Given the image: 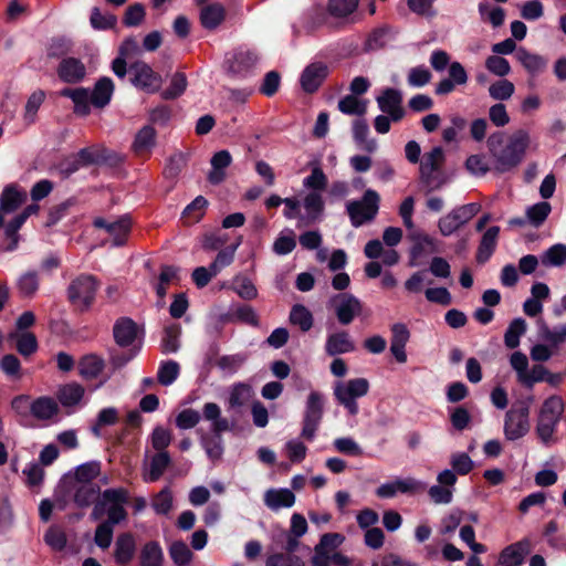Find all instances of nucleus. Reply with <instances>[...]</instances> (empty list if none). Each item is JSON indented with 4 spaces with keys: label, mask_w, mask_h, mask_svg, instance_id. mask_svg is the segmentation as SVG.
Masks as SVG:
<instances>
[{
    "label": "nucleus",
    "mask_w": 566,
    "mask_h": 566,
    "mask_svg": "<svg viewBox=\"0 0 566 566\" xmlns=\"http://www.w3.org/2000/svg\"><path fill=\"white\" fill-rule=\"evenodd\" d=\"M531 135L525 129L514 132L507 143L502 146V135L494 134L488 139V146L496 172L504 174L516 168L524 159L531 147Z\"/></svg>",
    "instance_id": "f257e3e1"
},
{
    "label": "nucleus",
    "mask_w": 566,
    "mask_h": 566,
    "mask_svg": "<svg viewBox=\"0 0 566 566\" xmlns=\"http://www.w3.org/2000/svg\"><path fill=\"white\" fill-rule=\"evenodd\" d=\"M565 403L556 395L546 398L537 413L535 433L539 441L545 446L556 442L557 427L562 420Z\"/></svg>",
    "instance_id": "f03ea898"
},
{
    "label": "nucleus",
    "mask_w": 566,
    "mask_h": 566,
    "mask_svg": "<svg viewBox=\"0 0 566 566\" xmlns=\"http://www.w3.org/2000/svg\"><path fill=\"white\" fill-rule=\"evenodd\" d=\"M99 494L101 488L97 483L60 481L55 490V503L59 510H64L70 501L78 507H87L95 503Z\"/></svg>",
    "instance_id": "7ed1b4c3"
},
{
    "label": "nucleus",
    "mask_w": 566,
    "mask_h": 566,
    "mask_svg": "<svg viewBox=\"0 0 566 566\" xmlns=\"http://www.w3.org/2000/svg\"><path fill=\"white\" fill-rule=\"evenodd\" d=\"M128 502V491L124 488L107 489L102 493L101 501L96 502L91 513V518L97 521L106 511V523L116 525L127 517L124 505Z\"/></svg>",
    "instance_id": "20e7f679"
},
{
    "label": "nucleus",
    "mask_w": 566,
    "mask_h": 566,
    "mask_svg": "<svg viewBox=\"0 0 566 566\" xmlns=\"http://www.w3.org/2000/svg\"><path fill=\"white\" fill-rule=\"evenodd\" d=\"M379 201V195L373 189H367L360 200L348 201L346 203V210L352 226L359 228L373 221L378 213Z\"/></svg>",
    "instance_id": "39448f33"
},
{
    "label": "nucleus",
    "mask_w": 566,
    "mask_h": 566,
    "mask_svg": "<svg viewBox=\"0 0 566 566\" xmlns=\"http://www.w3.org/2000/svg\"><path fill=\"white\" fill-rule=\"evenodd\" d=\"M369 381L366 378L337 381L334 386V396L352 416H355L358 412L356 399L366 396L369 391Z\"/></svg>",
    "instance_id": "423d86ee"
},
{
    "label": "nucleus",
    "mask_w": 566,
    "mask_h": 566,
    "mask_svg": "<svg viewBox=\"0 0 566 566\" xmlns=\"http://www.w3.org/2000/svg\"><path fill=\"white\" fill-rule=\"evenodd\" d=\"M324 396L318 391H311L305 403V410L302 422L301 437L313 441L316 436V431L323 419L324 413Z\"/></svg>",
    "instance_id": "0eeeda50"
},
{
    "label": "nucleus",
    "mask_w": 566,
    "mask_h": 566,
    "mask_svg": "<svg viewBox=\"0 0 566 566\" xmlns=\"http://www.w3.org/2000/svg\"><path fill=\"white\" fill-rule=\"evenodd\" d=\"M481 209L479 203H467L453 208L438 220V229L441 235L450 237L475 217Z\"/></svg>",
    "instance_id": "6e6552de"
},
{
    "label": "nucleus",
    "mask_w": 566,
    "mask_h": 566,
    "mask_svg": "<svg viewBox=\"0 0 566 566\" xmlns=\"http://www.w3.org/2000/svg\"><path fill=\"white\" fill-rule=\"evenodd\" d=\"M98 282L92 275L83 274L73 280L67 289L69 300L81 311L87 310L94 302Z\"/></svg>",
    "instance_id": "1a4fd4ad"
},
{
    "label": "nucleus",
    "mask_w": 566,
    "mask_h": 566,
    "mask_svg": "<svg viewBox=\"0 0 566 566\" xmlns=\"http://www.w3.org/2000/svg\"><path fill=\"white\" fill-rule=\"evenodd\" d=\"M510 365L516 373L517 381L527 388H533L536 382L544 381L548 374V369L541 364L534 365L528 370V358L520 350L510 356Z\"/></svg>",
    "instance_id": "9d476101"
},
{
    "label": "nucleus",
    "mask_w": 566,
    "mask_h": 566,
    "mask_svg": "<svg viewBox=\"0 0 566 566\" xmlns=\"http://www.w3.org/2000/svg\"><path fill=\"white\" fill-rule=\"evenodd\" d=\"M329 305L342 325H349L356 317H359L364 311L361 301L354 294L347 292L332 296L329 298Z\"/></svg>",
    "instance_id": "9b49d317"
},
{
    "label": "nucleus",
    "mask_w": 566,
    "mask_h": 566,
    "mask_svg": "<svg viewBox=\"0 0 566 566\" xmlns=\"http://www.w3.org/2000/svg\"><path fill=\"white\" fill-rule=\"evenodd\" d=\"M444 163V151L441 147H433L429 153L424 154L420 161L419 172L420 180L424 184L429 191L439 189L442 180H436L433 174L438 171Z\"/></svg>",
    "instance_id": "f8f14e48"
},
{
    "label": "nucleus",
    "mask_w": 566,
    "mask_h": 566,
    "mask_svg": "<svg viewBox=\"0 0 566 566\" xmlns=\"http://www.w3.org/2000/svg\"><path fill=\"white\" fill-rule=\"evenodd\" d=\"M504 436L510 441L523 438L530 431L528 407L511 408L504 419Z\"/></svg>",
    "instance_id": "ddd939ff"
},
{
    "label": "nucleus",
    "mask_w": 566,
    "mask_h": 566,
    "mask_svg": "<svg viewBox=\"0 0 566 566\" xmlns=\"http://www.w3.org/2000/svg\"><path fill=\"white\" fill-rule=\"evenodd\" d=\"M458 481L453 471L444 469L437 475V484L428 490V494L434 504H449L452 502L454 486Z\"/></svg>",
    "instance_id": "4468645a"
},
{
    "label": "nucleus",
    "mask_w": 566,
    "mask_h": 566,
    "mask_svg": "<svg viewBox=\"0 0 566 566\" xmlns=\"http://www.w3.org/2000/svg\"><path fill=\"white\" fill-rule=\"evenodd\" d=\"M132 83L147 92H155L160 86V76L144 61H137L129 67Z\"/></svg>",
    "instance_id": "2eb2a0df"
},
{
    "label": "nucleus",
    "mask_w": 566,
    "mask_h": 566,
    "mask_svg": "<svg viewBox=\"0 0 566 566\" xmlns=\"http://www.w3.org/2000/svg\"><path fill=\"white\" fill-rule=\"evenodd\" d=\"M328 75V66L323 62L308 64L300 76V84L304 92H316Z\"/></svg>",
    "instance_id": "dca6fc26"
},
{
    "label": "nucleus",
    "mask_w": 566,
    "mask_h": 566,
    "mask_svg": "<svg viewBox=\"0 0 566 566\" xmlns=\"http://www.w3.org/2000/svg\"><path fill=\"white\" fill-rule=\"evenodd\" d=\"M376 99L380 111L388 114L391 120L398 122L403 117L402 95L399 91L386 88Z\"/></svg>",
    "instance_id": "f3484780"
},
{
    "label": "nucleus",
    "mask_w": 566,
    "mask_h": 566,
    "mask_svg": "<svg viewBox=\"0 0 566 566\" xmlns=\"http://www.w3.org/2000/svg\"><path fill=\"white\" fill-rule=\"evenodd\" d=\"M85 388L75 381L59 387L56 401L64 408L76 409L83 405Z\"/></svg>",
    "instance_id": "a211bd4d"
},
{
    "label": "nucleus",
    "mask_w": 566,
    "mask_h": 566,
    "mask_svg": "<svg viewBox=\"0 0 566 566\" xmlns=\"http://www.w3.org/2000/svg\"><path fill=\"white\" fill-rule=\"evenodd\" d=\"M344 536L338 533L324 534L315 547V555L313 557L314 566H328V554L335 552L344 542Z\"/></svg>",
    "instance_id": "6ab92c4d"
},
{
    "label": "nucleus",
    "mask_w": 566,
    "mask_h": 566,
    "mask_svg": "<svg viewBox=\"0 0 566 566\" xmlns=\"http://www.w3.org/2000/svg\"><path fill=\"white\" fill-rule=\"evenodd\" d=\"M94 226L104 229L113 238V245L118 247L124 244L126 240L130 229V220L127 217H122L115 221L97 218L94 221Z\"/></svg>",
    "instance_id": "aec40b11"
},
{
    "label": "nucleus",
    "mask_w": 566,
    "mask_h": 566,
    "mask_svg": "<svg viewBox=\"0 0 566 566\" xmlns=\"http://www.w3.org/2000/svg\"><path fill=\"white\" fill-rule=\"evenodd\" d=\"M258 56L250 50H239L227 60V70L233 75L244 76L256 64Z\"/></svg>",
    "instance_id": "412c9836"
},
{
    "label": "nucleus",
    "mask_w": 566,
    "mask_h": 566,
    "mask_svg": "<svg viewBox=\"0 0 566 566\" xmlns=\"http://www.w3.org/2000/svg\"><path fill=\"white\" fill-rule=\"evenodd\" d=\"M27 200V193L19 190L15 186H7L0 197V227L4 222V217L14 212Z\"/></svg>",
    "instance_id": "4be33fe9"
},
{
    "label": "nucleus",
    "mask_w": 566,
    "mask_h": 566,
    "mask_svg": "<svg viewBox=\"0 0 566 566\" xmlns=\"http://www.w3.org/2000/svg\"><path fill=\"white\" fill-rule=\"evenodd\" d=\"M355 350V343L346 331L328 334L325 343V352L329 356L347 354Z\"/></svg>",
    "instance_id": "5701e85b"
},
{
    "label": "nucleus",
    "mask_w": 566,
    "mask_h": 566,
    "mask_svg": "<svg viewBox=\"0 0 566 566\" xmlns=\"http://www.w3.org/2000/svg\"><path fill=\"white\" fill-rule=\"evenodd\" d=\"M30 412L38 420H52L57 417L60 406L53 397L41 396L30 403Z\"/></svg>",
    "instance_id": "b1692460"
},
{
    "label": "nucleus",
    "mask_w": 566,
    "mask_h": 566,
    "mask_svg": "<svg viewBox=\"0 0 566 566\" xmlns=\"http://www.w3.org/2000/svg\"><path fill=\"white\" fill-rule=\"evenodd\" d=\"M101 474V463L98 461H90L76 467L73 471L63 475L61 481L77 483H95L94 480Z\"/></svg>",
    "instance_id": "393cba45"
},
{
    "label": "nucleus",
    "mask_w": 566,
    "mask_h": 566,
    "mask_svg": "<svg viewBox=\"0 0 566 566\" xmlns=\"http://www.w3.org/2000/svg\"><path fill=\"white\" fill-rule=\"evenodd\" d=\"M304 210L301 221L304 224L316 221L324 211V200L321 192L310 191L301 201V210Z\"/></svg>",
    "instance_id": "a878e982"
},
{
    "label": "nucleus",
    "mask_w": 566,
    "mask_h": 566,
    "mask_svg": "<svg viewBox=\"0 0 566 566\" xmlns=\"http://www.w3.org/2000/svg\"><path fill=\"white\" fill-rule=\"evenodd\" d=\"M295 501V494L290 489H269L264 493V504L272 511L290 509Z\"/></svg>",
    "instance_id": "bb28decb"
},
{
    "label": "nucleus",
    "mask_w": 566,
    "mask_h": 566,
    "mask_svg": "<svg viewBox=\"0 0 566 566\" xmlns=\"http://www.w3.org/2000/svg\"><path fill=\"white\" fill-rule=\"evenodd\" d=\"M115 342L120 347H127L134 344L138 337V327L134 321L127 317L119 318L113 328Z\"/></svg>",
    "instance_id": "cd10ccee"
},
{
    "label": "nucleus",
    "mask_w": 566,
    "mask_h": 566,
    "mask_svg": "<svg viewBox=\"0 0 566 566\" xmlns=\"http://www.w3.org/2000/svg\"><path fill=\"white\" fill-rule=\"evenodd\" d=\"M530 542L524 539L505 547L499 558L500 564L521 566L524 557L530 553Z\"/></svg>",
    "instance_id": "c85d7f7f"
},
{
    "label": "nucleus",
    "mask_w": 566,
    "mask_h": 566,
    "mask_svg": "<svg viewBox=\"0 0 566 566\" xmlns=\"http://www.w3.org/2000/svg\"><path fill=\"white\" fill-rule=\"evenodd\" d=\"M232 157L228 150H220L211 158V170L208 180L212 185L221 184L226 178V169L230 166Z\"/></svg>",
    "instance_id": "c756f323"
},
{
    "label": "nucleus",
    "mask_w": 566,
    "mask_h": 566,
    "mask_svg": "<svg viewBox=\"0 0 566 566\" xmlns=\"http://www.w3.org/2000/svg\"><path fill=\"white\" fill-rule=\"evenodd\" d=\"M500 234V228L496 226L490 227L482 235L480 241L478 252H476V261L479 263L486 262L490 256L493 254L497 239Z\"/></svg>",
    "instance_id": "7c9ffc66"
},
{
    "label": "nucleus",
    "mask_w": 566,
    "mask_h": 566,
    "mask_svg": "<svg viewBox=\"0 0 566 566\" xmlns=\"http://www.w3.org/2000/svg\"><path fill=\"white\" fill-rule=\"evenodd\" d=\"M170 464V457L167 452H158L151 457L148 468L143 474L145 482H156L164 474Z\"/></svg>",
    "instance_id": "2f4dec72"
},
{
    "label": "nucleus",
    "mask_w": 566,
    "mask_h": 566,
    "mask_svg": "<svg viewBox=\"0 0 566 566\" xmlns=\"http://www.w3.org/2000/svg\"><path fill=\"white\" fill-rule=\"evenodd\" d=\"M156 130L154 127L146 125L140 128L134 139L133 150L138 156L149 154L156 145Z\"/></svg>",
    "instance_id": "473e14b6"
},
{
    "label": "nucleus",
    "mask_w": 566,
    "mask_h": 566,
    "mask_svg": "<svg viewBox=\"0 0 566 566\" xmlns=\"http://www.w3.org/2000/svg\"><path fill=\"white\" fill-rule=\"evenodd\" d=\"M59 76L67 83L81 81L85 75V66L74 57L65 59L59 66Z\"/></svg>",
    "instance_id": "72a5a7b5"
},
{
    "label": "nucleus",
    "mask_w": 566,
    "mask_h": 566,
    "mask_svg": "<svg viewBox=\"0 0 566 566\" xmlns=\"http://www.w3.org/2000/svg\"><path fill=\"white\" fill-rule=\"evenodd\" d=\"M136 549L135 538L129 533L120 534L115 543V559L118 564L129 563Z\"/></svg>",
    "instance_id": "f704fd0d"
},
{
    "label": "nucleus",
    "mask_w": 566,
    "mask_h": 566,
    "mask_svg": "<svg viewBox=\"0 0 566 566\" xmlns=\"http://www.w3.org/2000/svg\"><path fill=\"white\" fill-rule=\"evenodd\" d=\"M113 92V81L109 77H102L91 93V103L96 107H104L109 103Z\"/></svg>",
    "instance_id": "c9c22d12"
},
{
    "label": "nucleus",
    "mask_w": 566,
    "mask_h": 566,
    "mask_svg": "<svg viewBox=\"0 0 566 566\" xmlns=\"http://www.w3.org/2000/svg\"><path fill=\"white\" fill-rule=\"evenodd\" d=\"M369 127L365 119L358 118L353 124V138L363 150L374 153L377 149L375 139L368 138Z\"/></svg>",
    "instance_id": "e433bc0d"
},
{
    "label": "nucleus",
    "mask_w": 566,
    "mask_h": 566,
    "mask_svg": "<svg viewBox=\"0 0 566 566\" xmlns=\"http://www.w3.org/2000/svg\"><path fill=\"white\" fill-rule=\"evenodd\" d=\"M206 420L211 421V430L213 433H221L229 429V422L221 417V409L214 402H207L202 408Z\"/></svg>",
    "instance_id": "4c0bfd02"
},
{
    "label": "nucleus",
    "mask_w": 566,
    "mask_h": 566,
    "mask_svg": "<svg viewBox=\"0 0 566 566\" xmlns=\"http://www.w3.org/2000/svg\"><path fill=\"white\" fill-rule=\"evenodd\" d=\"M103 368V359L93 354L83 356L78 363V374L84 379L96 378L102 373Z\"/></svg>",
    "instance_id": "58836bf2"
},
{
    "label": "nucleus",
    "mask_w": 566,
    "mask_h": 566,
    "mask_svg": "<svg viewBox=\"0 0 566 566\" xmlns=\"http://www.w3.org/2000/svg\"><path fill=\"white\" fill-rule=\"evenodd\" d=\"M253 388L245 382L234 384L229 394V405L232 408L242 407L247 405L253 397Z\"/></svg>",
    "instance_id": "ea45409f"
},
{
    "label": "nucleus",
    "mask_w": 566,
    "mask_h": 566,
    "mask_svg": "<svg viewBox=\"0 0 566 566\" xmlns=\"http://www.w3.org/2000/svg\"><path fill=\"white\" fill-rule=\"evenodd\" d=\"M526 322L518 317L514 318L504 334V344L507 348L514 349L520 346V338L526 333Z\"/></svg>",
    "instance_id": "a19ab883"
},
{
    "label": "nucleus",
    "mask_w": 566,
    "mask_h": 566,
    "mask_svg": "<svg viewBox=\"0 0 566 566\" xmlns=\"http://www.w3.org/2000/svg\"><path fill=\"white\" fill-rule=\"evenodd\" d=\"M541 261L545 266H564L566 264V244L556 243L552 245L542 254Z\"/></svg>",
    "instance_id": "79ce46f5"
},
{
    "label": "nucleus",
    "mask_w": 566,
    "mask_h": 566,
    "mask_svg": "<svg viewBox=\"0 0 566 566\" xmlns=\"http://www.w3.org/2000/svg\"><path fill=\"white\" fill-rule=\"evenodd\" d=\"M516 59L532 74L542 72L546 66L544 57L522 48L516 51Z\"/></svg>",
    "instance_id": "37998d69"
},
{
    "label": "nucleus",
    "mask_w": 566,
    "mask_h": 566,
    "mask_svg": "<svg viewBox=\"0 0 566 566\" xmlns=\"http://www.w3.org/2000/svg\"><path fill=\"white\" fill-rule=\"evenodd\" d=\"M223 19L224 9L218 3L207 6L200 12V20L206 29H216Z\"/></svg>",
    "instance_id": "c03bdc74"
},
{
    "label": "nucleus",
    "mask_w": 566,
    "mask_h": 566,
    "mask_svg": "<svg viewBox=\"0 0 566 566\" xmlns=\"http://www.w3.org/2000/svg\"><path fill=\"white\" fill-rule=\"evenodd\" d=\"M180 374V365L175 360H164L157 370V380L163 386L172 385Z\"/></svg>",
    "instance_id": "a18cd8bd"
},
{
    "label": "nucleus",
    "mask_w": 566,
    "mask_h": 566,
    "mask_svg": "<svg viewBox=\"0 0 566 566\" xmlns=\"http://www.w3.org/2000/svg\"><path fill=\"white\" fill-rule=\"evenodd\" d=\"M10 339L15 340L17 350L23 356H30L38 349V342L32 333H11Z\"/></svg>",
    "instance_id": "49530a36"
},
{
    "label": "nucleus",
    "mask_w": 566,
    "mask_h": 566,
    "mask_svg": "<svg viewBox=\"0 0 566 566\" xmlns=\"http://www.w3.org/2000/svg\"><path fill=\"white\" fill-rule=\"evenodd\" d=\"M552 207L546 201L537 202L526 209V219L533 227H539L547 219Z\"/></svg>",
    "instance_id": "de8ad7c7"
},
{
    "label": "nucleus",
    "mask_w": 566,
    "mask_h": 566,
    "mask_svg": "<svg viewBox=\"0 0 566 566\" xmlns=\"http://www.w3.org/2000/svg\"><path fill=\"white\" fill-rule=\"evenodd\" d=\"M296 247L295 233L291 229L283 230L273 243V252L277 255L291 253Z\"/></svg>",
    "instance_id": "09e8293b"
},
{
    "label": "nucleus",
    "mask_w": 566,
    "mask_h": 566,
    "mask_svg": "<svg viewBox=\"0 0 566 566\" xmlns=\"http://www.w3.org/2000/svg\"><path fill=\"white\" fill-rule=\"evenodd\" d=\"M163 562V551L158 543H147L140 553L142 566H160Z\"/></svg>",
    "instance_id": "8fccbe9b"
},
{
    "label": "nucleus",
    "mask_w": 566,
    "mask_h": 566,
    "mask_svg": "<svg viewBox=\"0 0 566 566\" xmlns=\"http://www.w3.org/2000/svg\"><path fill=\"white\" fill-rule=\"evenodd\" d=\"M45 99V93L42 90L33 92L27 101L24 107V122L33 124L36 119V113Z\"/></svg>",
    "instance_id": "3c124183"
},
{
    "label": "nucleus",
    "mask_w": 566,
    "mask_h": 566,
    "mask_svg": "<svg viewBox=\"0 0 566 566\" xmlns=\"http://www.w3.org/2000/svg\"><path fill=\"white\" fill-rule=\"evenodd\" d=\"M290 322L297 325L301 331L307 332L313 326V316L305 306L294 305L290 313Z\"/></svg>",
    "instance_id": "603ef678"
},
{
    "label": "nucleus",
    "mask_w": 566,
    "mask_h": 566,
    "mask_svg": "<svg viewBox=\"0 0 566 566\" xmlns=\"http://www.w3.org/2000/svg\"><path fill=\"white\" fill-rule=\"evenodd\" d=\"M338 109L346 115L361 116L367 111V103L354 95H347L338 102Z\"/></svg>",
    "instance_id": "864d4df0"
},
{
    "label": "nucleus",
    "mask_w": 566,
    "mask_h": 566,
    "mask_svg": "<svg viewBox=\"0 0 566 566\" xmlns=\"http://www.w3.org/2000/svg\"><path fill=\"white\" fill-rule=\"evenodd\" d=\"M181 328L179 325H170L165 328L161 340V352L164 354L176 353L179 349V336Z\"/></svg>",
    "instance_id": "5fc2aeb1"
},
{
    "label": "nucleus",
    "mask_w": 566,
    "mask_h": 566,
    "mask_svg": "<svg viewBox=\"0 0 566 566\" xmlns=\"http://www.w3.org/2000/svg\"><path fill=\"white\" fill-rule=\"evenodd\" d=\"M327 186V176L323 169L316 165L311 174L303 179V187L311 191L322 192Z\"/></svg>",
    "instance_id": "6e6d98bb"
},
{
    "label": "nucleus",
    "mask_w": 566,
    "mask_h": 566,
    "mask_svg": "<svg viewBox=\"0 0 566 566\" xmlns=\"http://www.w3.org/2000/svg\"><path fill=\"white\" fill-rule=\"evenodd\" d=\"M201 444L211 460H218L223 453L221 433H213L212 437L202 436Z\"/></svg>",
    "instance_id": "4d7b16f0"
},
{
    "label": "nucleus",
    "mask_w": 566,
    "mask_h": 566,
    "mask_svg": "<svg viewBox=\"0 0 566 566\" xmlns=\"http://www.w3.org/2000/svg\"><path fill=\"white\" fill-rule=\"evenodd\" d=\"M451 471L454 474L467 475L474 467L472 459L464 452H455L450 457Z\"/></svg>",
    "instance_id": "13d9d810"
},
{
    "label": "nucleus",
    "mask_w": 566,
    "mask_h": 566,
    "mask_svg": "<svg viewBox=\"0 0 566 566\" xmlns=\"http://www.w3.org/2000/svg\"><path fill=\"white\" fill-rule=\"evenodd\" d=\"M169 554L174 563L178 566H186L192 559V553L181 541L175 542L169 547Z\"/></svg>",
    "instance_id": "bf43d9fd"
},
{
    "label": "nucleus",
    "mask_w": 566,
    "mask_h": 566,
    "mask_svg": "<svg viewBox=\"0 0 566 566\" xmlns=\"http://www.w3.org/2000/svg\"><path fill=\"white\" fill-rule=\"evenodd\" d=\"M151 507L160 515H166L170 512L172 509V493L169 488H164L154 496Z\"/></svg>",
    "instance_id": "052dcab7"
},
{
    "label": "nucleus",
    "mask_w": 566,
    "mask_h": 566,
    "mask_svg": "<svg viewBox=\"0 0 566 566\" xmlns=\"http://www.w3.org/2000/svg\"><path fill=\"white\" fill-rule=\"evenodd\" d=\"M514 92V84L509 80H500L489 87L490 96L496 101H506L512 97Z\"/></svg>",
    "instance_id": "680f3d73"
},
{
    "label": "nucleus",
    "mask_w": 566,
    "mask_h": 566,
    "mask_svg": "<svg viewBox=\"0 0 566 566\" xmlns=\"http://www.w3.org/2000/svg\"><path fill=\"white\" fill-rule=\"evenodd\" d=\"M25 221V216L19 213L6 224L4 233L6 237L11 241L7 248L8 251H13L17 249L19 242L18 231Z\"/></svg>",
    "instance_id": "e2e57ef3"
},
{
    "label": "nucleus",
    "mask_w": 566,
    "mask_h": 566,
    "mask_svg": "<svg viewBox=\"0 0 566 566\" xmlns=\"http://www.w3.org/2000/svg\"><path fill=\"white\" fill-rule=\"evenodd\" d=\"M90 21L94 29L106 30L114 28L116 25L117 19L114 14L102 13L97 7H94L91 11Z\"/></svg>",
    "instance_id": "0e129e2a"
},
{
    "label": "nucleus",
    "mask_w": 566,
    "mask_h": 566,
    "mask_svg": "<svg viewBox=\"0 0 566 566\" xmlns=\"http://www.w3.org/2000/svg\"><path fill=\"white\" fill-rule=\"evenodd\" d=\"M539 336L545 342L557 346L566 340V324H562L551 329L546 325L539 327Z\"/></svg>",
    "instance_id": "69168bd1"
},
{
    "label": "nucleus",
    "mask_w": 566,
    "mask_h": 566,
    "mask_svg": "<svg viewBox=\"0 0 566 566\" xmlns=\"http://www.w3.org/2000/svg\"><path fill=\"white\" fill-rule=\"evenodd\" d=\"M39 289V277L35 272H25L18 280V290L23 296H32Z\"/></svg>",
    "instance_id": "338daca9"
},
{
    "label": "nucleus",
    "mask_w": 566,
    "mask_h": 566,
    "mask_svg": "<svg viewBox=\"0 0 566 566\" xmlns=\"http://www.w3.org/2000/svg\"><path fill=\"white\" fill-rule=\"evenodd\" d=\"M479 12L481 18L488 20L494 28H499L504 23L505 12L502 8H490L488 3H480Z\"/></svg>",
    "instance_id": "774afa93"
}]
</instances>
